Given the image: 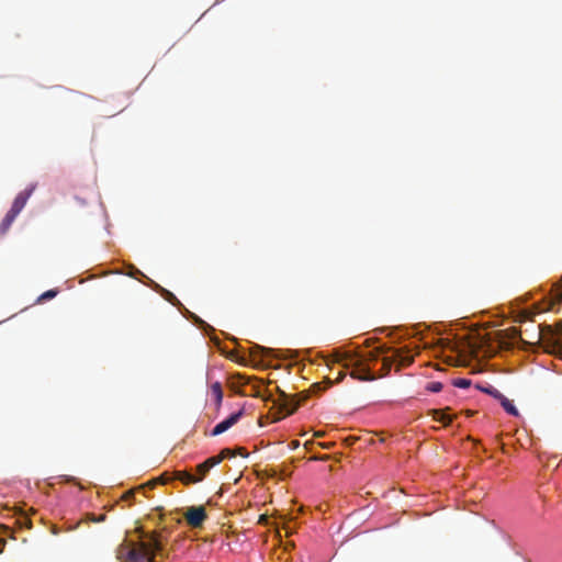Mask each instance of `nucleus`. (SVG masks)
Returning a JSON list of instances; mask_svg holds the SVG:
<instances>
[{
	"label": "nucleus",
	"mask_w": 562,
	"mask_h": 562,
	"mask_svg": "<svg viewBox=\"0 0 562 562\" xmlns=\"http://www.w3.org/2000/svg\"><path fill=\"white\" fill-rule=\"evenodd\" d=\"M162 536L157 532H142L138 541L124 540L116 549L120 562H156L155 557L162 551Z\"/></svg>",
	"instance_id": "nucleus-1"
},
{
	"label": "nucleus",
	"mask_w": 562,
	"mask_h": 562,
	"mask_svg": "<svg viewBox=\"0 0 562 562\" xmlns=\"http://www.w3.org/2000/svg\"><path fill=\"white\" fill-rule=\"evenodd\" d=\"M334 361L346 369H351L350 375L359 381H372L375 379L367 364V360L351 352L337 351L334 355Z\"/></svg>",
	"instance_id": "nucleus-2"
},
{
	"label": "nucleus",
	"mask_w": 562,
	"mask_h": 562,
	"mask_svg": "<svg viewBox=\"0 0 562 562\" xmlns=\"http://www.w3.org/2000/svg\"><path fill=\"white\" fill-rule=\"evenodd\" d=\"M276 390L279 394L278 401L273 398L271 393H262L260 398H262L265 402H272L273 405L279 406L281 412H285V416L293 414L296 411L299 403H295L292 398H290V396L279 386H277Z\"/></svg>",
	"instance_id": "nucleus-3"
},
{
	"label": "nucleus",
	"mask_w": 562,
	"mask_h": 562,
	"mask_svg": "<svg viewBox=\"0 0 562 562\" xmlns=\"http://www.w3.org/2000/svg\"><path fill=\"white\" fill-rule=\"evenodd\" d=\"M414 356L409 353V351H404L403 349L394 350L391 357L383 358V369L385 373H389L393 364H396V369L408 367L413 363Z\"/></svg>",
	"instance_id": "nucleus-4"
},
{
	"label": "nucleus",
	"mask_w": 562,
	"mask_h": 562,
	"mask_svg": "<svg viewBox=\"0 0 562 562\" xmlns=\"http://www.w3.org/2000/svg\"><path fill=\"white\" fill-rule=\"evenodd\" d=\"M414 356L409 353V351H404L403 349L394 350L391 357L383 358V369L385 373H389L393 364H396V369L408 367L413 363Z\"/></svg>",
	"instance_id": "nucleus-5"
},
{
	"label": "nucleus",
	"mask_w": 562,
	"mask_h": 562,
	"mask_svg": "<svg viewBox=\"0 0 562 562\" xmlns=\"http://www.w3.org/2000/svg\"><path fill=\"white\" fill-rule=\"evenodd\" d=\"M186 521L192 528H199L207 518L206 510L203 506H191L184 514Z\"/></svg>",
	"instance_id": "nucleus-6"
},
{
	"label": "nucleus",
	"mask_w": 562,
	"mask_h": 562,
	"mask_svg": "<svg viewBox=\"0 0 562 562\" xmlns=\"http://www.w3.org/2000/svg\"><path fill=\"white\" fill-rule=\"evenodd\" d=\"M244 414V411L240 409L234 414H232L229 417H227L225 420L221 422L220 424H217L211 431V436L212 437H215V436H218L223 432H225L226 430H228L231 427H233L235 424L238 423V420L240 419V417L243 416Z\"/></svg>",
	"instance_id": "nucleus-7"
},
{
	"label": "nucleus",
	"mask_w": 562,
	"mask_h": 562,
	"mask_svg": "<svg viewBox=\"0 0 562 562\" xmlns=\"http://www.w3.org/2000/svg\"><path fill=\"white\" fill-rule=\"evenodd\" d=\"M34 190H35V186L32 184L29 188H26L24 191L20 192L15 196V199L11 205V209L9 211L19 215L20 212L24 209L27 200L30 199V196L32 195Z\"/></svg>",
	"instance_id": "nucleus-8"
},
{
	"label": "nucleus",
	"mask_w": 562,
	"mask_h": 562,
	"mask_svg": "<svg viewBox=\"0 0 562 562\" xmlns=\"http://www.w3.org/2000/svg\"><path fill=\"white\" fill-rule=\"evenodd\" d=\"M539 339L543 340L550 347H558V340L555 339L554 327L551 325H541Z\"/></svg>",
	"instance_id": "nucleus-9"
},
{
	"label": "nucleus",
	"mask_w": 562,
	"mask_h": 562,
	"mask_svg": "<svg viewBox=\"0 0 562 562\" xmlns=\"http://www.w3.org/2000/svg\"><path fill=\"white\" fill-rule=\"evenodd\" d=\"M220 464L218 458H207L204 462L196 465V477H201V481L206 476L207 472L215 465Z\"/></svg>",
	"instance_id": "nucleus-10"
},
{
	"label": "nucleus",
	"mask_w": 562,
	"mask_h": 562,
	"mask_svg": "<svg viewBox=\"0 0 562 562\" xmlns=\"http://www.w3.org/2000/svg\"><path fill=\"white\" fill-rule=\"evenodd\" d=\"M173 479L179 480L186 485L195 484L201 482V477H196L194 474L188 471H175Z\"/></svg>",
	"instance_id": "nucleus-11"
},
{
	"label": "nucleus",
	"mask_w": 562,
	"mask_h": 562,
	"mask_svg": "<svg viewBox=\"0 0 562 562\" xmlns=\"http://www.w3.org/2000/svg\"><path fill=\"white\" fill-rule=\"evenodd\" d=\"M429 414L436 422H439L445 426L450 425L452 422V417L447 415L443 409H431L429 411Z\"/></svg>",
	"instance_id": "nucleus-12"
},
{
	"label": "nucleus",
	"mask_w": 562,
	"mask_h": 562,
	"mask_svg": "<svg viewBox=\"0 0 562 562\" xmlns=\"http://www.w3.org/2000/svg\"><path fill=\"white\" fill-rule=\"evenodd\" d=\"M155 290L158 291L161 294V296L166 301L171 303L172 305H175V306L181 305L180 301L176 297V295L173 293H171L170 291L161 288L159 284H155Z\"/></svg>",
	"instance_id": "nucleus-13"
},
{
	"label": "nucleus",
	"mask_w": 562,
	"mask_h": 562,
	"mask_svg": "<svg viewBox=\"0 0 562 562\" xmlns=\"http://www.w3.org/2000/svg\"><path fill=\"white\" fill-rule=\"evenodd\" d=\"M16 214L8 211V213L5 214L4 218L2 220L1 224H0V233L1 234H5L10 226L12 225V223L14 222V220L16 218Z\"/></svg>",
	"instance_id": "nucleus-14"
},
{
	"label": "nucleus",
	"mask_w": 562,
	"mask_h": 562,
	"mask_svg": "<svg viewBox=\"0 0 562 562\" xmlns=\"http://www.w3.org/2000/svg\"><path fill=\"white\" fill-rule=\"evenodd\" d=\"M211 393H212V395H213V396H214V398H215L216 405H217V406H221L222 401H223V390H222V384H221L220 382H214V383L211 385Z\"/></svg>",
	"instance_id": "nucleus-15"
},
{
	"label": "nucleus",
	"mask_w": 562,
	"mask_h": 562,
	"mask_svg": "<svg viewBox=\"0 0 562 562\" xmlns=\"http://www.w3.org/2000/svg\"><path fill=\"white\" fill-rule=\"evenodd\" d=\"M501 402V405L503 406V408L509 414V415H513V416H517L518 415V411L517 408L515 407V405L513 404L512 401H509L506 396L502 395V397L498 400Z\"/></svg>",
	"instance_id": "nucleus-16"
},
{
	"label": "nucleus",
	"mask_w": 562,
	"mask_h": 562,
	"mask_svg": "<svg viewBox=\"0 0 562 562\" xmlns=\"http://www.w3.org/2000/svg\"><path fill=\"white\" fill-rule=\"evenodd\" d=\"M272 353V350L271 349H268V348H265L262 346H259V345H255L251 349H250V356L255 359V357L257 355H261V356H270Z\"/></svg>",
	"instance_id": "nucleus-17"
},
{
	"label": "nucleus",
	"mask_w": 562,
	"mask_h": 562,
	"mask_svg": "<svg viewBox=\"0 0 562 562\" xmlns=\"http://www.w3.org/2000/svg\"><path fill=\"white\" fill-rule=\"evenodd\" d=\"M235 456H236V452L234 450H232L229 448H225L220 452V454L214 456L213 458H218L220 463H221L224 459L232 458Z\"/></svg>",
	"instance_id": "nucleus-18"
},
{
	"label": "nucleus",
	"mask_w": 562,
	"mask_h": 562,
	"mask_svg": "<svg viewBox=\"0 0 562 562\" xmlns=\"http://www.w3.org/2000/svg\"><path fill=\"white\" fill-rule=\"evenodd\" d=\"M233 380H237V381H238V383H239V382H241V383H246V382H247V381H246V378H245L244 375H241V374H236V375L233 378ZM231 386H232V389H233V390H235V392H236L237 394H239V395H244V393H243L240 390H238V389H237V383H236L235 381H232Z\"/></svg>",
	"instance_id": "nucleus-19"
},
{
	"label": "nucleus",
	"mask_w": 562,
	"mask_h": 562,
	"mask_svg": "<svg viewBox=\"0 0 562 562\" xmlns=\"http://www.w3.org/2000/svg\"><path fill=\"white\" fill-rule=\"evenodd\" d=\"M479 389H480L481 391H483V392H485V393L490 394L491 396H493V397H494V398H496V400H499V398L502 397V395H503V394H502L497 389H495V387H493V386H488V387H481V386H480Z\"/></svg>",
	"instance_id": "nucleus-20"
},
{
	"label": "nucleus",
	"mask_w": 562,
	"mask_h": 562,
	"mask_svg": "<svg viewBox=\"0 0 562 562\" xmlns=\"http://www.w3.org/2000/svg\"><path fill=\"white\" fill-rule=\"evenodd\" d=\"M555 339L558 340V346L562 345V322L557 323L554 326Z\"/></svg>",
	"instance_id": "nucleus-21"
},
{
	"label": "nucleus",
	"mask_w": 562,
	"mask_h": 562,
	"mask_svg": "<svg viewBox=\"0 0 562 562\" xmlns=\"http://www.w3.org/2000/svg\"><path fill=\"white\" fill-rule=\"evenodd\" d=\"M426 390L432 393H438L442 390V383L440 382H430L427 384Z\"/></svg>",
	"instance_id": "nucleus-22"
},
{
	"label": "nucleus",
	"mask_w": 562,
	"mask_h": 562,
	"mask_svg": "<svg viewBox=\"0 0 562 562\" xmlns=\"http://www.w3.org/2000/svg\"><path fill=\"white\" fill-rule=\"evenodd\" d=\"M56 295H57V291L56 290H48V291L44 292L38 297V301L40 302H44V301H47V300H50V299L55 297Z\"/></svg>",
	"instance_id": "nucleus-23"
},
{
	"label": "nucleus",
	"mask_w": 562,
	"mask_h": 562,
	"mask_svg": "<svg viewBox=\"0 0 562 562\" xmlns=\"http://www.w3.org/2000/svg\"><path fill=\"white\" fill-rule=\"evenodd\" d=\"M453 385L460 389H468L471 385V381L468 379H457L453 381Z\"/></svg>",
	"instance_id": "nucleus-24"
},
{
	"label": "nucleus",
	"mask_w": 562,
	"mask_h": 562,
	"mask_svg": "<svg viewBox=\"0 0 562 562\" xmlns=\"http://www.w3.org/2000/svg\"><path fill=\"white\" fill-rule=\"evenodd\" d=\"M87 517L90 521H93V522H101V521H104L106 518L105 514H101L99 516H95L94 514H88Z\"/></svg>",
	"instance_id": "nucleus-25"
},
{
	"label": "nucleus",
	"mask_w": 562,
	"mask_h": 562,
	"mask_svg": "<svg viewBox=\"0 0 562 562\" xmlns=\"http://www.w3.org/2000/svg\"><path fill=\"white\" fill-rule=\"evenodd\" d=\"M166 482H167V479H165V476L161 475L153 481H149L146 486L154 487L157 484H165Z\"/></svg>",
	"instance_id": "nucleus-26"
},
{
	"label": "nucleus",
	"mask_w": 562,
	"mask_h": 562,
	"mask_svg": "<svg viewBox=\"0 0 562 562\" xmlns=\"http://www.w3.org/2000/svg\"><path fill=\"white\" fill-rule=\"evenodd\" d=\"M166 482H167V479H165V476L161 475L153 481H149L146 486L154 487L157 484H165Z\"/></svg>",
	"instance_id": "nucleus-27"
},
{
	"label": "nucleus",
	"mask_w": 562,
	"mask_h": 562,
	"mask_svg": "<svg viewBox=\"0 0 562 562\" xmlns=\"http://www.w3.org/2000/svg\"><path fill=\"white\" fill-rule=\"evenodd\" d=\"M135 494V491L134 490H130L127 492L124 493V495L122 496L123 499H130L132 496H134Z\"/></svg>",
	"instance_id": "nucleus-28"
},
{
	"label": "nucleus",
	"mask_w": 562,
	"mask_h": 562,
	"mask_svg": "<svg viewBox=\"0 0 562 562\" xmlns=\"http://www.w3.org/2000/svg\"><path fill=\"white\" fill-rule=\"evenodd\" d=\"M235 452H236V454L238 453V454H240L243 457H247L248 456V453L245 451L244 448H238Z\"/></svg>",
	"instance_id": "nucleus-29"
},
{
	"label": "nucleus",
	"mask_w": 562,
	"mask_h": 562,
	"mask_svg": "<svg viewBox=\"0 0 562 562\" xmlns=\"http://www.w3.org/2000/svg\"><path fill=\"white\" fill-rule=\"evenodd\" d=\"M261 394H262L261 391L258 387H256L251 395L255 397H261Z\"/></svg>",
	"instance_id": "nucleus-30"
},
{
	"label": "nucleus",
	"mask_w": 562,
	"mask_h": 562,
	"mask_svg": "<svg viewBox=\"0 0 562 562\" xmlns=\"http://www.w3.org/2000/svg\"><path fill=\"white\" fill-rule=\"evenodd\" d=\"M136 274H143L140 270L134 268V272L131 273L132 277H135Z\"/></svg>",
	"instance_id": "nucleus-31"
},
{
	"label": "nucleus",
	"mask_w": 562,
	"mask_h": 562,
	"mask_svg": "<svg viewBox=\"0 0 562 562\" xmlns=\"http://www.w3.org/2000/svg\"><path fill=\"white\" fill-rule=\"evenodd\" d=\"M345 374L342 372H339L337 381H341L344 379Z\"/></svg>",
	"instance_id": "nucleus-32"
},
{
	"label": "nucleus",
	"mask_w": 562,
	"mask_h": 562,
	"mask_svg": "<svg viewBox=\"0 0 562 562\" xmlns=\"http://www.w3.org/2000/svg\"><path fill=\"white\" fill-rule=\"evenodd\" d=\"M561 288V291L557 293V296L562 300V285H559V289Z\"/></svg>",
	"instance_id": "nucleus-33"
},
{
	"label": "nucleus",
	"mask_w": 562,
	"mask_h": 562,
	"mask_svg": "<svg viewBox=\"0 0 562 562\" xmlns=\"http://www.w3.org/2000/svg\"><path fill=\"white\" fill-rule=\"evenodd\" d=\"M297 446H299V441H294L293 447H297Z\"/></svg>",
	"instance_id": "nucleus-34"
},
{
	"label": "nucleus",
	"mask_w": 562,
	"mask_h": 562,
	"mask_svg": "<svg viewBox=\"0 0 562 562\" xmlns=\"http://www.w3.org/2000/svg\"><path fill=\"white\" fill-rule=\"evenodd\" d=\"M150 283L154 284V285L156 284L154 280H150Z\"/></svg>",
	"instance_id": "nucleus-35"
},
{
	"label": "nucleus",
	"mask_w": 562,
	"mask_h": 562,
	"mask_svg": "<svg viewBox=\"0 0 562 562\" xmlns=\"http://www.w3.org/2000/svg\"><path fill=\"white\" fill-rule=\"evenodd\" d=\"M150 283L154 284V285L156 284L154 280H150Z\"/></svg>",
	"instance_id": "nucleus-36"
}]
</instances>
